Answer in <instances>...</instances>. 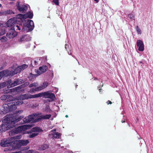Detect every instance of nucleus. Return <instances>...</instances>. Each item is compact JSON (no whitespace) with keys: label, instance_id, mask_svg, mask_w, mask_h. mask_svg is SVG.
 I'll return each mask as SVG.
<instances>
[{"label":"nucleus","instance_id":"obj_1","mask_svg":"<svg viewBox=\"0 0 153 153\" xmlns=\"http://www.w3.org/2000/svg\"><path fill=\"white\" fill-rule=\"evenodd\" d=\"M34 27V23L33 21L29 19H26L22 25V24H17L14 27H11L6 34L7 37L12 39L16 37L17 35L16 30H21L28 32L33 30Z\"/></svg>","mask_w":153,"mask_h":153},{"label":"nucleus","instance_id":"obj_2","mask_svg":"<svg viewBox=\"0 0 153 153\" xmlns=\"http://www.w3.org/2000/svg\"><path fill=\"white\" fill-rule=\"evenodd\" d=\"M23 118V117L21 116L20 118H17L14 116L9 117H8L7 115L2 119L3 120L2 121H3L4 123L0 126V133L15 127L17 124L16 123Z\"/></svg>","mask_w":153,"mask_h":153},{"label":"nucleus","instance_id":"obj_3","mask_svg":"<svg viewBox=\"0 0 153 153\" xmlns=\"http://www.w3.org/2000/svg\"><path fill=\"white\" fill-rule=\"evenodd\" d=\"M23 103L22 100L15 101L4 104L0 106V114H5L10 111H13L17 108V105H21Z\"/></svg>","mask_w":153,"mask_h":153},{"label":"nucleus","instance_id":"obj_4","mask_svg":"<svg viewBox=\"0 0 153 153\" xmlns=\"http://www.w3.org/2000/svg\"><path fill=\"white\" fill-rule=\"evenodd\" d=\"M36 98L43 97L45 98H49L50 99V100L48 99L47 100L49 102L53 101L55 98L53 94L48 92L39 93L36 94Z\"/></svg>","mask_w":153,"mask_h":153},{"label":"nucleus","instance_id":"obj_5","mask_svg":"<svg viewBox=\"0 0 153 153\" xmlns=\"http://www.w3.org/2000/svg\"><path fill=\"white\" fill-rule=\"evenodd\" d=\"M42 130L39 127H35L29 131L27 133L30 134L28 136L29 138H33L37 136L38 133L42 131Z\"/></svg>","mask_w":153,"mask_h":153},{"label":"nucleus","instance_id":"obj_6","mask_svg":"<svg viewBox=\"0 0 153 153\" xmlns=\"http://www.w3.org/2000/svg\"><path fill=\"white\" fill-rule=\"evenodd\" d=\"M33 127L32 125H24L19 126L16 129H15L14 131H15L14 133H17L19 131H22L28 129Z\"/></svg>","mask_w":153,"mask_h":153},{"label":"nucleus","instance_id":"obj_7","mask_svg":"<svg viewBox=\"0 0 153 153\" xmlns=\"http://www.w3.org/2000/svg\"><path fill=\"white\" fill-rule=\"evenodd\" d=\"M36 98V94L34 95H31L29 94H26L24 95H21L19 97V98L20 99L19 100H18L17 101L22 100H22H26L28 99H31L33 98Z\"/></svg>","mask_w":153,"mask_h":153},{"label":"nucleus","instance_id":"obj_8","mask_svg":"<svg viewBox=\"0 0 153 153\" xmlns=\"http://www.w3.org/2000/svg\"><path fill=\"white\" fill-rule=\"evenodd\" d=\"M11 70H4L0 72V80L3 76H12Z\"/></svg>","mask_w":153,"mask_h":153},{"label":"nucleus","instance_id":"obj_9","mask_svg":"<svg viewBox=\"0 0 153 153\" xmlns=\"http://www.w3.org/2000/svg\"><path fill=\"white\" fill-rule=\"evenodd\" d=\"M10 142H11L9 140H3L1 141L0 143L1 146L3 147H6L4 149L5 151H6L5 150L10 146Z\"/></svg>","mask_w":153,"mask_h":153},{"label":"nucleus","instance_id":"obj_10","mask_svg":"<svg viewBox=\"0 0 153 153\" xmlns=\"http://www.w3.org/2000/svg\"><path fill=\"white\" fill-rule=\"evenodd\" d=\"M3 84H4V85H7L8 88L12 87L17 85L16 80L12 82V80L10 79L6 82H4Z\"/></svg>","mask_w":153,"mask_h":153},{"label":"nucleus","instance_id":"obj_11","mask_svg":"<svg viewBox=\"0 0 153 153\" xmlns=\"http://www.w3.org/2000/svg\"><path fill=\"white\" fill-rule=\"evenodd\" d=\"M23 120L25 123H28L30 122L34 123L33 114L25 117L23 119Z\"/></svg>","mask_w":153,"mask_h":153},{"label":"nucleus","instance_id":"obj_12","mask_svg":"<svg viewBox=\"0 0 153 153\" xmlns=\"http://www.w3.org/2000/svg\"><path fill=\"white\" fill-rule=\"evenodd\" d=\"M31 40V37L28 35H22L19 39V42H22L25 41H29Z\"/></svg>","mask_w":153,"mask_h":153},{"label":"nucleus","instance_id":"obj_13","mask_svg":"<svg viewBox=\"0 0 153 153\" xmlns=\"http://www.w3.org/2000/svg\"><path fill=\"white\" fill-rule=\"evenodd\" d=\"M56 131V129H54L51 131V133L49 134L50 137L52 138H59L60 136V134L59 133L57 132H53Z\"/></svg>","mask_w":153,"mask_h":153},{"label":"nucleus","instance_id":"obj_14","mask_svg":"<svg viewBox=\"0 0 153 153\" xmlns=\"http://www.w3.org/2000/svg\"><path fill=\"white\" fill-rule=\"evenodd\" d=\"M48 67L45 65H43L42 67H40L38 70L37 71V73L39 75L45 72L48 70Z\"/></svg>","mask_w":153,"mask_h":153},{"label":"nucleus","instance_id":"obj_15","mask_svg":"<svg viewBox=\"0 0 153 153\" xmlns=\"http://www.w3.org/2000/svg\"><path fill=\"white\" fill-rule=\"evenodd\" d=\"M15 22V21L14 20V19H10L7 22L6 24V26L8 27H13L15 25L18 24L17 23H16Z\"/></svg>","mask_w":153,"mask_h":153},{"label":"nucleus","instance_id":"obj_16","mask_svg":"<svg viewBox=\"0 0 153 153\" xmlns=\"http://www.w3.org/2000/svg\"><path fill=\"white\" fill-rule=\"evenodd\" d=\"M1 99L2 100H7V101H12L13 100V98L11 96L7 94L2 96Z\"/></svg>","mask_w":153,"mask_h":153},{"label":"nucleus","instance_id":"obj_17","mask_svg":"<svg viewBox=\"0 0 153 153\" xmlns=\"http://www.w3.org/2000/svg\"><path fill=\"white\" fill-rule=\"evenodd\" d=\"M137 47H138V50L140 51H143L144 50V45L143 42L139 40L137 42Z\"/></svg>","mask_w":153,"mask_h":153},{"label":"nucleus","instance_id":"obj_18","mask_svg":"<svg viewBox=\"0 0 153 153\" xmlns=\"http://www.w3.org/2000/svg\"><path fill=\"white\" fill-rule=\"evenodd\" d=\"M19 16L21 18H25L26 17L29 18L30 19H32L33 18V14L32 13L30 12H28L24 15H23L22 14H19Z\"/></svg>","mask_w":153,"mask_h":153},{"label":"nucleus","instance_id":"obj_19","mask_svg":"<svg viewBox=\"0 0 153 153\" xmlns=\"http://www.w3.org/2000/svg\"><path fill=\"white\" fill-rule=\"evenodd\" d=\"M34 117V123L37 122L42 119V114H33Z\"/></svg>","mask_w":153,"mask_h":153},{"label":"nucleus","instance_id":"obj_20","mask_svg":"<svg viewBox=\"0 0 153 153\" xmlns=\"http://www.w3.org/2000/svg\"><path fill=\"white\" fill-rule=\"evenodd\" d=\"M12 74L11 76H13V75L17 74L18 73L20 72L21 71V69H20L19 66L16 68H15L14 67H13L12 68V70H11Z\"/></svg>","mask_w":153,"mask_h":153},{"label":"nucleus","instance_id":"obj_21","mask_svg":"<svg viewBox=\"0 0 153 153\" xmlns=\"http://www.w3.org/2000/svg\"><path fill=\"white\" fill-rule=\"evenodd\" d=\"M16 143V140L10 142V146L6 149V151H11L15 149V146H16V145L15 143Z\"/></svg>","mask_w":153,"mask_h":153},{"label":"nucleus","instance_id":"obj_22","mask_svg":"<svg viewBox=\"0 0 153 153\" xmlns=\"http://www.w3.org/2000/svg\"><path fill=\"white\" fill-rule=\"evenodd\" d=\"M18 8L19 10L22 13H25L27 9V7L25 5H23L21 6L18 7Z\"/></svg>","mask_w":153,"mask_h":153},{"label":"nucleus","instance_id":"obj_23","mask_svg":"<svg viewBox=\"0 0 153 153\" xmlns=\"http://www.w3.org/2000/svg\"><path fill=\"white\" fill-rule=\"evenodd\" d=\"M48 85V83L46 82H45L42 85L38 87L39 91H40L46 88Z\"/></svg>","mask_w":153,"mask_h":153},{"label":"nucleus","instance_id":"obj_24","mask_svg":"<svg viewBox=\"0 0 153 153\" xmlns=\"http://www.w3.org/2000/svg\"><path fill=\"white\" fill-rule=\"evenodd\" d=\"M21 146L26 145L29 143V141L28 140H19Z\"/></svg>","mask_w":153,"mask_h":153},{"label":"nucleus","instance_id":"obj_25","mask_svg":"<svg viewBox=\"0 0 153 153\" xmlns=\"http://www.w3.org/2000/svg\"><path fill=\"white\" fill-rule=\"evenodd\" d=\"M38 75H38V73L36 74H30L29 76L28 77L29 80L30 81H31L33 80V79H34V78H35Z\"/></svg>","mask_w":153,"mask_h":153},{"label":"nucleus","instance_id":"obj_26","mask_svg":"<svg viewBox=\"0 0 153 153\" xmlns=\"http://www.w3.org/2000/svg\"><path fill=\"white\" fill-rule=\"evenodd\" d=\"M39 91L38 87L35 88H32L30 89L29 91V92L31 93H35L36 91Z\"/></svg>","mask_w":153,"mask_h":153},{"label":"nucleus","instance_id":"obj_27","mask_svg":"<svg viewBox=\"0 0 153 153\" xmlns=\"http://www.w3.org/2000/svg\"><path fill=\"white\" fill-rule=\"evenodd\" d=\"M6 31V28L4 27L0 28V36L5 34Z\"/></svg>","mask_w":153,"mask_h":153},{"label":"nucleus","instance_id":"obj_28","mask_svg":"<svg viewBox=\"0 0 153 153\" xmlns=\"http://www.w3.org/2000/svg\"><path fill=\"white\" fill-rule=\"evenodd\" d=\"M22 88V87L21 85L14 88L13 89L14 90V91H16L17 92H19L21 91L22 90L21 89Z\"/></svg>","mask_w":153,"mask_h":153},{"label":"nucleus","instance_id":"obj_29","mask_svg":"<svg viewBox=\"0 0 153 153\" xmlns=\"http://www.w3.org/2000/svg\"><path fill=\"white\" fill-rule=\"evenodd\" d=\"M15 144H16V146H15V149H17L20 148L21 147V145L20 144V142L18 140H16V143H15Z\"/></svg>","mask_w":153,"mask_h":153},{"label":"nucleus","instance_id":"obj_30","mask_svg":"<svg viewBox=\"0 0 153 153\" xmlns=\"http://www.w3.org/2000/svg\"><path fill=\"white\" fill-rule=\"evenodd\" d=\"M48 147V145L46 144H44L39 147L40 150H44L46 149Z\"/></svg>","mask_w":153,"mask_h":153},{"label":"nucleus","instance_id":"obj_31","mask_svg":"<svg viewBox=\"0 0 153 153\" xmlns=\"http://www.w3.org/2000/svg\"><path fill=\"white\" fill-rule=\"evenodd\" d=\"M38 83L37 82H35L30 84L29 87V88H31L33 87H36L38 85Z\"/></svg>","mask_w":153,"mask_h":153},{"label":"nucleus","instance_id":"obj_32","mask_svg":"<svg viewBox=\"0 0 153 153\" xmlns=\"http://www.w3.org/2000/svg\"><path fill=\"white\" fill-rule=\"evenodd\" d=\"M16 83L17 84V85L21 84L25 82V81L22 79H16Z\"/></svg>","mask_w":153,"mask_h":153},{"label":"nucleus","instance_id":"obj_33","mask_svg":"<svg viewBox=\"0 0 153 153\" xmlns=\"http://www.w3.org/2000/svg\"><path fill=\"white\" fill-rule=\"evenodd\" d=\"M51 114H46L45 115H42V120L48 119L51 117Z\"/></svg>","mask_w":153,"mask_h":153},{"label":"nucleus","instance_id":"obj_34","mask_svg":"<svg viewBox=\"0 0 153 153\" xmlns=\"http://www.w3.org/2000/svg\"><path fill=\"white\" fill-rule=\"evenodd\" d=\"M19 67L21 71L27 68L28 67V65L26 64H23L21 66H19Z\"/></svg>","mask_w":153,"mask_h":153},{"label":"nucleus","instance_id":"obj_35","mask_svg":"<svg viewBox=\"0 0 153 153\" xmlns=\"http://www.w3.org/2000/svg\"><path fill=\"white\" fill-rule=\"evenodd\" d=\"M7 38L5 36H3L1 37L0 39V40L2 42H5L7 41Z\"/></svg>","mask_w":153,"mask_h":153},{"label":"nucleus","instance_id":"obj_36","mask_svg":"<svg viewBox=\"0 0 153 153\" xmlns=\"http://www.w3.org/2000/svg\"><path fill=\"white\" fill-rule=\"evenodd\" d=\"M136 30L138 34H140L141 33V30L139 28V27L137 26L136 27Z\"/></svg>","mask_w":153,"mask_h":153},{"label":"nucleus","instance_id":"obj_37","mask_svg":"<svg viewBox=\"0 0 153 153\" xmlns=\"http://www.w3.org/2000/svg\"><path fill=\"white\" fill-rule=\"evenodd\" d=\"M29 82H27L21 85V86L22 87V88H24L28 86V85H29Z\"/></svg>","mask_w":153,"mask_h":153},{"label":"nucleus","instance_id":"obj_38","mask_svg":"<svg viewBox=\"0 0 153 153\" xmlns=\"http://www.w3.org/2000/svg\"><path fill=\"white\" fill-rule=\"evenodd\" d=\"M128 17L131 19H133L134 18V16L132 14H130L128 15Z\"/></svg>","mask_w":153,"mask_h":153},{"label":"nucleus","instance_id":"obj_39","mask_svg":"<svg viewBox=\"0 0 153 153\" xmlns=\"http://www.w3.org/2000/svg\"><path fill=\"white\" fill-rule=\"evenodd\" d=\"M53 2L56 5H59V3L58 0H53Z\"/></svg>","mask_w":153,"mask_h":153},{"label":"nucleus","instance_id":"obj_40","mask_svg":"<svg viewBox=\"0 0 153 153\" xmlns=\"http://www.w3.org/2000/svg\"><path fill=\"white\" fill-rule=\"evenodd\" d=\"M39 62L38 59L37 60H35L34 61V65H36L38 64V62Z\"/></svg>","mask_w":153,"mask_h":153},{"label":"nucleus","instance_id":"obj_41","mask_svg":"<svg viewBox=\"0 0 153 153\" xmlns=\"http://www.w3.org/2000/svg\"><path fill=\"white\" fill-rule=\"evenodd\" d=\"M33 150H29L26 153H33Z\"/></svg>","mask_w":153,"mask_h":153},{"label":"nucleus","instance_id":"obj_42","mask_svg":"<svg viewBox=\"0 0 153 153\" xmlns=\"http://www.w3.org/2000/svg\"><path fill=\"white\" fill-rule=\"evenodd\" d=\"M23 110H20L18 111V112L19 114H20L23 112Z\"/></svg>","mask_w":153,"mask_h":153},{"label":"nucleus","instance_id":"obj_43","mask_svg":"<svg viewBox=\"0 0 153 153\" xmlns=\"http://www.w3.org/2000/svg\"><path fill=\"white\" fill-rule=\"evenodd\" d=\"M107 102L108 104H111L112 103V102L109 100H108Z\"/></svg>","mask_w":153,"mask_h":153},{"label":"nucleus","instance_id":"obj_44","mask_svg":"<svg viewBox=\"0 0 153 153\" xmlns=\"http://www.w3.org/2000/svg\"><path fill=\"white\" fill-rule=\"evenodd\" d=\"M58 89L56 88H55V92H56L58 91Z\"/></svg>","mask_w":153,"mask_h":153},{"label":"nucleus","instance_id":"obj_45","mask_svg":"<svg viewBox=\"0 0 153 153\" xmlns=\"http://www.w3.org/2000/svg\"><path fill=\"white\" fill-rule=\"evenodd\" d=\"M99 0H94V1L97 3H98L99 1Z\"/></svg>","mask_w":153,"mask_h":153},{"label":"nucleus","instance_id":"obj_46","mask_svg":"<svg viewBox=\"0 0 153 153\" xmlns=\"http://www.w3.org/2000/svg\"><path fill=\"white\" fill-rule=\"evenodd\" d=\"M124 120L125 119H124V120H122V121H121L122 123H123L125 122V121Z\"/></svg>","mask_w":153,"mask_h":153},{"label":"nucleus","instance_id":"obj_47","mask_svg":"<svg viewBox=\"0 0 153 153\" xmlns=\"http://www.w3.org/2000/svg\"><path fill=\"white\" fill-rule=\"evenodd\" d=\"M42 59V58L41 57H39V60L40 61L41 59Z\"/></svg>","mask_w":153,"mask_h":153},{"label":"nucleus","instance_id":"obj_48","mask_svg":"<svg viewBox=\"0 0 153 153\" xmlns=\"http://www.w3.org/2000/svg\"><path fill=\"white\" fill-rule=\"evenodd\" d=\"M19 138V136H16V138L18 139V138Z\"/></svg>","mask_w":153,"mask_h":153},{"label":"nucleus","instance_id":"obj_49","mask_svg":"<svg viewBox=\"0 0 153 153\" xmlns=\"http://www.w3.org/2000/svg\"><path fill=\"white\" fill-rule=\"evenodd\" d=\"M67 44H66L65 45V48L66 49H67Z\"/></svg>","mask_w":153,"mask_h":153},{"label":"nucleus","instance_id":"obj_50","mask_svg":"<svg viewBox=\"0 0 153 153\" xmlns=\"http://www.w3.org/2000/svg\"><path fill=\"white\" fill-rule=\"evenodd\" d=\"M139 63H142L143 62H142V61H140L139 62Z\"/></svg>","mask_w":153,"mask_h":153},{"label":"nucleus","instance_id":"obj_51","mask_svg":"<svg viewBox=\"0 0 153 153\" xmlns=\"http://www.w3.org/2000/svg\"><path fill=\"white\" fill-rule=\"evenodd\" d=\"M65 117H68V115H66Z\"/></svg>","mask_w":153,"mask_h":153},{"label":"nucleus","instance_id":"obj_52","mask_svg":"<svg viewBox=\"0 0 153 153\" xmlns=\"http://www.w3.org/2000/svg\"><path fill=\"white\" fill-rule=\"evenodd\" d=\"M1 7V5L0 4V7Z\"/></svg>","mask_w":153,"mask_h":153},{"label":"nucleus","instance_id":"obj_53","mask_svg":"<svg viewBox=\"0 0 153 153\" xmlns=\"http://www.w3.org/2000/svg\"><path fill=\"white\" fill-rule=\"evenodd\" d=\"M99 91H100V92L101 91V89H99Z\"/></svg>","mask_w":153,"mask_h":153},{"label":"nucleus","instance_id":"obj_54","mask_svg":"<svg viewBox=\"0 0 153 153\" xmlns=\"http://www.w3.org/2000/svg\"><path fill=\"white\" fill-rule=\"evenodd\" d=\"M68 53L69 54H70L69 53V52H68Z\"/></svg>","mask_w":153,"mask_h":153},{"label":"nucleus","instance_id":"obj_55","mask_svg":"<svg viewBox=\"0 0 153 153\" xmlns=\"http://www.w3.org/2000/svg\"><path fill=\"white\" fill-rule=\"evenodd\" d=\"M77 85H76V87H77Z\"/></svg>","mask_w":153,"mask_h":153}]
</instances>
